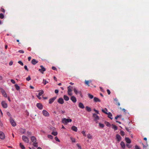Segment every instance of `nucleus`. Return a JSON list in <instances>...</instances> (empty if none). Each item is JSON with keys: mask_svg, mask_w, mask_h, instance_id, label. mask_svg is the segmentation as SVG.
<instances>
[{"mask_svg": "<svg viewBox=\"0 0 149 149\" xmlns=\"http://www.w3.org/2000/svg\"><path fill=\"white\" fill-rule=\"evenodd\" d=\"M1 92L2 95L6 97H7V95L4 90L2 88H1Z\"/></svg>", "mask_w": 149, "mask_h": 149, "instance_id": "obj_9", "label": "nucleus"}, {"mask_svg": "<svg viewBox=\"0 0 149 149\" xmlns=\"http://www.w3.org/2000/svg\"><path fill=\"white\" fill-rule=\"evenodd\" d=\"M13 64V62L12 61H10L9 63V65L10 66L12 65Z\"/></svg>", "mask_w": 149, "mask_h": 149, "instance_id": "obj_61", "label": "nucleus"}, {"mask_svg": "<svg viewBox=\"0 0 149 149\" xmlns=\"http://www.w3.org/2000/svg\"><path fill=\"white\" fill-rule=\"evenodd\" d=\"M26 132V130L25 129H22L21 131V133L23 134H25Z\"/></svg>", "mask_w": 149, "mask_h": 149, "instance_id": "obj_43", "label": "nucleus"}, {"mask_svg": "<svg viewBox=\"0 0 149 149\" xmlns=\"http://www.w3.org/2000/svg\"><path fill=\"white\" fill-rule=\"evenodd\" d=\"M120 145L122 148L123 149H125V143L123 142L122 141L120 143Z\"/></svg>", "mask_w": 149, "mask_h": 149, "instance_id": "obj_17", "label": "nucleus"}, {"mask_svg": "<svg viewBox=\"0 0 149 149\" xmlns=\"http://www.w3.org/2000/svg\"><path fill=\"white\" fill-rule=\"evenodd\" d=\"M31 132H29V131H28L27 132V135L28 136H31Z\"/></svg>", "mask_w": 149, "mask_h": 149, "instance_id": "obj_38", "label": "nucleus"}, {"mask_svg": "<svg viewBox=\"0 0 149 149\" xmlns=\"http://www.w3.org/2000/svg\"><path fill=\"white\" fill-rule=\"evenodd\" d=\"M70 138L73 143L75 142V139L74 138L72 137H70Z\"/></svg>", "mask_w": 149, "mask_h": 149, "instance_id": "obj_40", "label": "nucleus"}, {"mask_svg": "<svg viewBox=\"0 0 149 149\" xmlns=\"http://www.w3.org/2000/svg\"><path fill=\"white\" fill-rule=\"evenodd\" d=\"M91 80L88 81L85 80V84L86 85L88 86H90L89 85V83H91Z\"/></svg>", "mask_w": 149, "mask_h": 149, "instance_id": "obj_21", "label": "nucleus"}, {"mask_svg": "<svg viewBox=\"0 0 149 149\" xmlns=\"http://www.w3.org/2000/svg\"><path fill=\"white\" fill-rule=\"evenodd\" d=\"M88 97L90 99H92L93 98V96L90 93H88Z\"/></svg>", "mask_w": 149, "mask_h": 149, "instance_id": "obj_26", "label": "nucleus"}, {"mask_svg": "<svg viewBox=\"0 0 149 149\" xmlns=\"http://www.w3.org/2000/svg\"><path fill=\"white\" fill-rule=\"evenodd\" d=\"M68 93L69 95H72V92H68Z\"/></svg>", "mask_w": 149, "mask_h": 149, "instance_id": "obj_59", "label": "nucleus"}, {"mask_svg": "<svg viewBox=\"0 0 149 149\" xmlns=\"http://www.w3.org/2000/svg\"><path fill=\"white\" fill-rule=\"evenodd\" d=\"M79 106L80 108L81 109H84V104L81 102L79 103Z\"/></svg>", "mask_w": 149, "mask_h": 149, "instance_id": "obj_20", "label": "nucleus"}, {"mask_svg": "<svg viewBox=\"0 0 149 149\" xmlns=\"http://www.w3.org/2000/svg\"><path fill=\"white\" fill-rule=\"evenodd\" d=\"M59 112H61L63 114H64L65 113V111L64 110H61L60 111H59Z\"/></svg>", "mask_w": 149, "mask_h": 149, "instance_id": "obj_58", "label": "nucleus"}, {"mask_svg": "<svg viewBox=\"0 0 149 149\" xmlns=\"http://www.w3.org/2000/svg\"><path fill=\"white\" fill-rule=\"evenodd\" d=\"M135 149H140V148L139 146L136 145L135 146Z\"/></svg>", "mask_w": 149, "mask_h": 149, "instance_id": "obj_54", "label": "nucleus"}, {"mask_svg": "<svg viewBox=\"0 0 149 149\" xmlns=\"http://www.w3.org/2000/svg\"><path fill=\"white\" fill-rule=\"evenodd\" d=\"M112 126V128L113 129L115 130H117L118 129V128L116 125L113 124Z\"/></svg>", "mask_w": 149, "mask_h": 149, "instance_id": "obj_32", "label": "nucleus"}, {"mask_svg": "<svg viewBox=\"0 0 149 149\" xmlns=\"http://www.w3.org/2000/svg\"><path fill=\"white\" fill-rule=\"evenodd\" d=\"M36 106L39 109L41 110L43 109V105L41 103H37Z\"/></svg>", "mask_w": 149, "mask_h": 149, "instance_id": "obj_7", "label": "nucleus"}, {"mask_svg": "<svg viewBox=\"0 0 149 149\" xmlns=\"http://www.w3.org/2000/svg\"><path fill=\"white\" fill-rule=\"evenodd\" d=\"M86 110L88 112H90L91 111V108L88 107H86Z\"/></svg>", "mask_w": 149, "mask_h": 149, "instance_id": "obj_33", "label": "nucleus"}, {"mask_svg": "<svg viewBox=\"0 0 149 149\" xmlns=\"http://www.w3.org/2000/svg\"><path fill=\"white\" fill-rule=\"evenodd\" d=\"M16 89L17 90H19L20 89L19 86L17 84H16L15 85Z\"/></svg>", "mask_w": 149, "mask_h": 149, "instance_id": "obj_28", "label": "nucleus"}, {"mask_svg": "<svg viewBox=\"0 0 149 149\" xmlns=\"http://www.w3.org/2000/svg\"><path fill=\"white\" fill-rule=\"evenodd\" d=\"M93 116L94 118V120H99L100 119L99 117L95 113H93Z\"/></svg>", "mask_w": 149, "mask_h": 149, "instance_id": "obj_13", "label": "nucleus"}, {"mask_svg": "<svg viewBox=\"0 0 149 149\" xmlns=\"http://www.w3.org/2000/svg\"><path fill=\"white\" fill-rule=\"evenodd\" d=\"M43 81H44V85L46 84L47 83H48V82L46 80H45L44 79L43 80Z\"/></svg>", "mask_w": 149, "mask_h": 149, "instance_id": "obj_50", "label": "nucleus"}, {"mask_svg": "<svg viewBox=\"0 0 149 149\" xmlns=\"http://www.w3.org/2000/svg\"><path fill=\"white\" fill-rule=\"evenodd\" d=\"M31 140L33 143H35L36 141V139L34 136H32L31 137Z\"/></svg>", "mask_w": 149, "mask_h": 149, "instance_id": "obj_14", "label": "nucleus"}, {"mask_svg": "<svg viewBox=\"0 0 149 149\" xmlns=\"http://www.w3.org/2000/svg\"><path fill=\"white\" fill-rule=\"evenodd\" d=\"M52 134L55 136H56L57 135L58 133L57 132H53L52 133Z\"/></svg>", "mask_w": 149, "mask_h": 149, "instance_id": "obj_37", "label": "nucleus"}, {"mask_svg": "<svg viewBox=\"0 0 149 149\" xmlns=\"http://www.w3.org/2000/svg\"><path fill=\"white\" fill-rule=\"evenodd\" d=\"M40 67L41 68V69H39V71L40 72L42 73H43V72L45 71L46 70L45 68L42 65L40 66Z\"/></svg>", "mask_w": 149, "mask_h": 149, "instance_id": "obj_4", "label": "nucleus"}, {"mask_svg": "<svg viewBox=\"0 0 149 149\" xmlns=\"http://www.w3.org/2000/svg\"><path fill=\"white\" fill-rule=\"evenodd\" d=\"M74 93L76 95H77L78 94V92L79 91H77L76 88H74Z\"/></svg>", "mask_w": 149, "mask_h": 149, "instance_id": "obj_36", "label": "nucleus"}, {"mask_svg": "<svg viewBox=\"0 0 149 149\" xmlns=\"http://www.w3.org/2000/svg\"><path fill=\"white\" fill-rule=\"evenodd\" d=\"M58 103L63 104L64 103V100L62 98H60L58 100Z\"/></svg>", "mask_w": 149, "mask_h": 149, "instance_id": "obj_12", "label": "nucleus"}, {"mask_svg": "<svg viewBox=\"0 0 149 149\" xmlns=\"http://www.w3.org/2000/svg\"><path fill=\"white\" fill-rule=\"evenodd\" d=\"M126 146L127 148H130L131 147V146L129 144H127L126 145Z\"/></svg>", "mask_w": 149, "mask_h": 149, "instance_id": "obj_51", "label": "nucleus"}, {"mask_svg": "<svg viewBox=\"0 0 149 149\" xmlns=\"http://www.w3.org/2000/svg\"><path fill=\"white\" fill-rule=\"evenodd\" d=\"M87 138L89 139H92L93 136L90 134H89L87 135Z\"/></svg>", "mask_w": 149, "mask_h": 149, "instance_id": "obj_31", "label": "nucleus"}, {"mask_svg": "<svg viewBox=\"0 0 149 149\" xmlns=\"http://www.w3.org/2000/svg\"><path fill=\"white\" fill-rule=\"evenodd\" d=\"M56 98V97H54L52 98H50L49 101V103L51 104L52 103Z\"/></svg>", "mask_w": 149, "mask_h": 149, "instance_id": "obj_10", "label": "nucleus"}, {"mask_svg": "<svg viewBox=\"0 0 149 149\" xmlns=\"http://www.w3.org/2000/svg\"><path fill=\"white\" fill-rule=\"evenodd\" d=\"M19 146L22 149H25V147L21 143H20L19 144Z\"/></svg>", "mask_w": 149, "mask_h": 149, "instance_id": "obj_29", "label": "nucleus"}, {"mask_svg": "<svg viewBox=\"0 0 149 149\" xmlns=\"http://www.w3.org/2000/svg\"><path fill=\"white\" fill-rule=\"evenodd\" d=\"M7 114L10 118H11V115L10 113L9 112H7Z\"/></svg>", "mask_w": 149, "mask_h": 149, "instance_id": "obj_45", "label": "nucleus"}, {"mask_svg": "<svg viewBox=\"0 0 149 149\" xmlns=\"http://www.w3.org/2000/svg\"><path fill=\"white\" fill-rule=\"evenodd\" d=\"M18 52L21 53H24V52L22 50H19L18 51Z\"/></svg>", "mask_w": 149, "mask_h": 149, "instance_id": "obj_57", "label": "nucleus"}, {"mask_svg": "<svg viewBox=\"0 0 149 149\" xmlns=\"http://www.w3.org/2000/svg\"><path fill=\"white\" fill-rule=\"evenodd\" d=\"M99 125L100 127L101 128H103L104 127V125L102 124L101 123H99Z\"/></svg>", "mask_w": 149, "mask_h": 149, "instance_id": "obj_41", "label": "nucleus"}, {"mask_svg": "<svg viewBox=\"0 0 149 149\" xmlns=\"http://www.w3.org/2000/svg\"><path fill=\"white\" fill-rule=\"evenodd\" d=\"M72 87L70 86H69L68 87V92H72V90L71 89V88Z\"/></svg>", "mask_w": 149, "mask_h": 149, "instance_id": "obj_27", "label": "nucleus"}, {"mask_svg": "<svg viewBox=\"0 0 149 149\" xmlns=\"http://www.w3.org/2000/svg\"><path fill=\"white\" fill-rule=\"evenodd\" d=\"M105 124L108 127H110L111 125L110 123L109 122L107 121L105 122Z\"/></svg>", "mask_w": 149, "mask_h": 149, "instance_id": "obj_34", "label": "nucleus"}, {"mask_svg": "<svg viewBox=\"0 0 149 149\" xmlns=\"http://www.w3.org/2000/svg\"><path fill=\"white\" fill-rule=\"evenodd\" d=\"M10 121L11 125L13 127H15L16 125L15 122L14 121V120L11 118H10Z\"/></svg>", "mask_w": 149, "mask_h": 149, "instance_id": "obj_6", "label": "nucleus"}, {"mask_svg": "<svg viewBox=\"0 0 149 149\" xmlns=\"http://www.w3.org/2000/svg\"><path fill=\"white\" fill-rule=\"evenodd\" d=\"M52 69L53 70H56V68L55 67H54V66H53L52 68Z\"/></svg>", "mask_w": 149, "mask_h": 149, "instance_id": "obj_64", "label": "nucleus"}, {"mask_svg": "<svg viewBox=\"0 0 149 149\" xmlns=\"http://www.w3.org/2000/svg\"><path fill=\"white\" fill-rule=\"evenodd\" d=\"M100 91H102V92H104V90H103V88H102V87H100Z\"/></svg>", "mask_w": 149, "mask_h": 149, "instance_id": "obj_60", "label": "nucleus"}, {"mask_svg": "<svg viewBox=\"0 0 149 149\" xmlns=\"http://www.w3.org/2000/svg\"><path fill=\"white\" fill-rule=\"evenodd\" d=\"M71 129L72 130L74 131V132H77V127L74 126H72L71 127Z\"/></svg>", "mask_w": 149, "mask_h": 149, "instance_id": "obj_19", "label": "nucleus"}, {"mask_svg": "<svg viewBox=\"0 0 149 149\" xmlns=\"http://www.w3.org/2000/svg\"><path fill=\"white\" fill-rule=\"evenodd\" d=\"M40 92L38 93V95L39 96H40L42 95L44 93V91L42 90L40 91Z\"/></svg>", "mask_w": 149, "mask_h": 149, "instance_id": "obj_30", "label": "nucleus"}, {"mask_svg": "<svg viewBox=\"0 0 149 149\" xmlns=\"http://www.w3.org/2000/svg\"><path fill=\"white\" fill-rule=\"evenodd\" d=\"M33 145L34 147H37L38 146V143L36 142L35 143H33Z\"/></svg>", "mask_w": 149, "mask_h": 149, "instance_id": "obj_35", "label": "nucleus"}, {"mask_svg": "<svg viewBox=\"0 0 149 149\" xmlns=\"http://www.w3.org/2000/svg\"><path fill=\"white\" fill-rule=\"evenodd\" d=\"M5 136L4 134L2 132H0V139L2 140L4 139Z\"/></svg>", "mask_w": 149, "mask_h": 149, "instance_id": "obj_5", "label": "nucleus"}, {"mask_svg": "<svg viewBox=\"0 0 149 149\" xmlns=\"http://www.w3.org/2000/svg\"><path fill=\"white\" fill-rule=\"evenodd\" d=\"M116 138L118 142L120 141L121 140V138L120 135L118 134H117L116 135Z\"/></svg>", "mask_w": 149, "mask_h": 149, "instance_id": "obj_15", "label": "nucleus"}, {"mask_svg": "<svg viewBox=\"0 0 149 149\" xmlns=\"http://www.w3.org/2000/svg\"><path fill=\"white\" fill-rule=\"evenodd\" d=\"M24 68L25 69V70H27V71H29L26 65H25L24 66Z\"/></svg>", "mask_w": 149, "mask_h": 149, "instance_id": "obj_55", "label": "nucleus"}, {"mask_svg": "<svg viewBox=\"0 0 149 149\" xmlns=\"http://www.w3.org/2000/svg\"><path fill=\"white\" fill-rule=\"evenodd\" d=\"M1 105L2 107L4 108H6L7 107V104L4 101H2Z\"/></svg>", "mask_w": 149, "mask_h": 149, "instance_id": "obj_8", "label": "nucleus"}, {"mask_svg": "<svg viewBox=\"0 0 149 149\" xmlns=\"http://www.w3.org/2000/svg\"><path fill=\"white\" fill-rule=\"evenodd\" d=\"M4 16L2 13L0 14V18L2 19L4 18Z\"/></svg>", "mask_w": 149, "mask_h": 149, "instance_id": "obj_42", "label": "nucleus"}, {"mask_svg": "<svg viewBox=\"0 0 149 149\" xmlns=\"http://www.w3.org/2000/svg\"><path fill=\"white\" fill-rule=\"evenodd\" d=\"M76 145L79 149H81V146L79 144H77Z\"/></svg>", "mask_w": 149, "mask_h": 149, "instance_id": "obj_56", "label": "nucleus"}, {"mask_svg": "<svg viewBox=\"0 0 149 149\" xmlns=\"http://www.w3.org/2000/svg\"><path fill=\"white\" fill-rule=\"evenodd\" d=\"M107 114L108 115V116L109 118H110L111 119H112L113 118L112 117V114L111 113L109 112L108 113V114Z\"/></svg>", "mask_w": 149, "mask_h": 149, "instance_id": "obj_24", "label": "nucleus"}, {"mask_svg": "<svg viewBox=\"0 0 149 149\" xmlns=\"http://www.w3.org/2000/svg\"><path fill=\"white\" fill-rule=\"evenodd\" d=\"M38 63V61H36L35 59H33L31 61V63L33 65H35Z\"/></svg>", "mask_w": 149, "mask_h": 149, "instance_id": "obj_16", "label": "nucleus"}, {"mask_svg": "<svg viewBox=\"0 0 149 149\" xmlns=\"http://www.w3.org/2000/svg\"><path fill=\"white\" fill-rule=\"evenodd\" d=\"M70 99L74 103H75L77 101L76 98L74 96H71L70 97Z\"/></svg>", "mask_w": 149, "mask_h": 149, "instance_id": "obj_11", "label": "nucleus"}, {"mask_svg": "<svg viewBox=\"0 0 149 149\" xmlns=\"http://www.w3.org/2000/svg\"><path fill=\"white\" fill-rule=\"evenodd\" d=\"M42 113L43 115L46 117H48L49 115V113L45 110H44L42 111Z\"/></svg>", "mask_w": 149, "mask_h": 149, "instance_id": "obj_3", "label": "nucleus"}, {"mask_svg": "<svg viewBox=\"0 0 149 149\" xmlns=\"http://www.w3.org/2000/svg\"><path fill=\"white\" fill-rule=\"evenodd\" d=\"M22 139L25 142L28 143L29 142V138L26 136L23 135L22 136Z\"/></svg>", "mask_w": 149, "mask_h": 149, "instance_id": "obj_2", "label": "nucleus"}, {"mask_svg": "<svg viewBox=\"0 0 149 149\" xmlns=\"http://www.w3.org/2000/svg\"><path fill=\"white\" fill-rule=\"evenodd\" d=\"M72 121V120L71 119H66L64 118L62 119V122L64 124H67L68 123L71 122Z\"/></svg>", "mask_w": 149, "mask_h": 149, "instance_id": "obj_1", "label": "nucleus"}, {"mask_svg": "<svg viewBox=\"0 0 149 149\" xmlns=\"http://www.w3.org/2000/svg\"><path fill=\"white\" fill-rule=\"evenodd\" d=\"M47 137L48 138H49L50 139H53V136L52 135H48Z\"/></svg>", "mask_w": 149, "mask_h": 149, "instance_id": "obj_44", "label": "nucleus"}, {"mask_svg": "<svg viewBox=\"0 0 149 149\" xmlns=\"http://www.w3.org/2000/svg\"><path fill=\"white\" fill-rule=\"evenodd\" d=\"M81 133L83 134L84 136H86V134H85V132L84 131H82L81 132Z\"/></svg>", "mask_w": 149, "mask_h": 149, "instance_id": "obj_52", "label": "nucleus"}, {"mask_svg": "<svg viewBox=\"0 0 149 149\" xmlns=\"http://www.w3.org/2000/svg\"><path fill=\"white\" fill-rule=\"evenodd\" d=\"M120 133L121 135L123 136L125 134L124 132L123 131H121Z\"/></svg>", "mask_w": 149, "mask_h": 149, "instance_id": "obj_39", "label": "nucleus"}, {"mask_svg": "<svg viewBox=\"0 0 149 149\" xmlns=\"http://www.w3.org/2000/svg\"><path fill=\"white\" fill-rule=\"evenodd\" d=\"M63 98L64 100L66 101H68L69 99V97L67 95H64Z\"/></svg>", "mask_w": 149, "mask_h": 149, "instance_id": "obj_23", "label": "nucleus"}, {"mask_svg": "<svg viewBox=\"0 0 149 149\" xmlns=\"http://www.w3.org/2000/svg\"><path fill=\"white\" fill-rule=\"evenodd\" d=\"M18 63L22 66H23L24 65L23 63L21 61H18Z\"/></svg>", "mask_w": 149, "mask_h": 149, "instance_id": "obj_49", "label": "nucleus"}, {"mask_svg": "<svg viewBox=\"0 0 149 149\" xmlns=\"http://www.w3.org/2000/svg\"><path fill=\"white\" fill-rule=\"evenodd\" d=\"M142 144L143 146V149H148L147 146L144 145L143 143H142Z\"/></svg>", "mask_w": 149, "mask_h": 149, "instance_id": "obj_47", "label": "nucleus"}, {"mask_svg": "<svg viewBox=\"0 0 149 149\" xmlns=\"http://www.w3.org/2000/svg\"><path fill=\"white\" fill-rule=\"evenodd\" d=\"M11 82L13 83V84H15V81H14V80L13 79H11L10 80Z\"/></svg>", "mask_w": 149, "mask_h": 149, "instance_id": "obj_53", "label": "nucleus"}, {"mask_svg": "<svg viewBox=\"0 0 149 149\" xmlns=\"http://www.w3.org/2000/svg\"><path fill=\"white\" fill-rule=\"evenodd\" d=\"M26 79L27 81H29L31 79V77L29 76L28 77H27L26 78Z\"/></svg>", "mask_w": 149, "mask_h": 149, "instance_id": "obj_48", "label": "nucleus"}, {"mask_svg": "<svg viewBox=\"0 0 149 149\" xmlns=\"http://www.w3.org/2000/svg\"><path fill=\"white\" fill-rule=\"evenodd\" d=\"M55 139L56 141L58 142H59L60 141V140L58 138L57 136H56L55 137Z\"/></svg>", "mask_w": 149, "mask_h": 149, "instance_id": "obj_46", "label": "nucleus"}, {"mask_svg": "<svg viewBox=\"0 0 149 149\" xmlns=\"http://www.w3.org/2000/svg\"><path fill=\"white\" fill-rule=\"evenodd\" d=\"M125 140L126 142L128 143H130L131 142V140L128 138L126 137L125 138Z\"/></svg>", "mask_w": 149, "mask_h": 149, "instance_id": "obj_22", "label": "nucleus"}, {"mask_svg": "<svg viewBox=\"0 0 149 149\" xmlns=\"http://www.w3.org/2000/svg\"><path fill=\"white\" fill-rule=\"evenodd\" d=\"M102 112H103L104 113H105L106 114H108V113L107 112V108H105L104 109H102Z\"/></svg>", "mask_w": 149, "mask_h": 149, "instance_id": "obj_25", "label": "nucleus"}, {"mask_svg": "<svg viewBox=\"0 0 149 149\" xmlns=\"http://www.w3.org/2000/svg\"><path fill=\"white\" fill-rule=\"evenodd\" d=\"M55 92L56 94L58 93V90L57 89H56L55 90Z\"/></svg>", "mask_w": 149, "mask_h": 149, "instance_id": "obj_63", "label": "nucleus"}, {"mask_svg": "<svg viewBox=\"0 0 149 149\" xmlns=\"http://www.w3.org/2000/svg\"><path fill=\"white\" fill-rule=\"evenodd\" d=\"M93 100L94 102H100V100L99 98L96 97L94 98Z\"/></svg>", "mask_w": 149, "mask_h": 149, "instance_id": "obj_18", "label": "nucleus"}, {"mask_svg": "<svg viewBox=\"0 0 149 149\" xmlns=\"http://www.w3.org/2000/svg\"><path fill=\"white\" fill-rule=\"evenodd\" d=\"M107 93H108V94L109 95L111 93H110V90H109L107 89Z\"/></svg>", "mask_w": 149, "mask_h": 149, "instance_id": "obj_62", "label": "nucleus"}]
</instances>
